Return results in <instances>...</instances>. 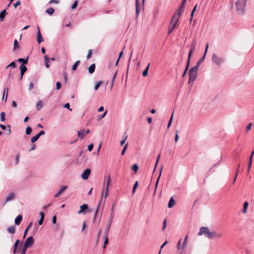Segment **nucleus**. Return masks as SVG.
Returning <instances> with one entry per match:
<instances>
[{"label":"nucleus","mask_w":254,"mask_h":254,"mask_svg":"<svg viewBox=\"0 0 254 254\" xmlns=\"http://www.w3.org/2000/svg\"><path fill=\"white\" fill-rule=\"evenodd\" d=\"M106 181H107V182H106V189H105L106 192H105V195L104 196L105 198H106V197L108 195V190H109V188H109V186L110 185V181H111L110 176L109 174L108 175H107V176H106L104 177V187H103V189L102 190V194L101 197H103V193H104V190H105V188L104 187H105V183H106Z\"/></svg>","instance_id":"obj_1"},{"label":"nucleus","mask_w":254,"mask_h":254,"mask_svg":"<svg viewBox=\"0 0 254 254\" xmlns=\"http://www.w3.org/2000/svg\"><path fill=\"white\" fill-rule=\"evenodd\" d=\"M198 68V65H197L191 68L189 71V82L193 81L195 80L197 76V72Z\"/></svg>","instance_id":"obj_2"},{"label":"nucleus","mask_w":254,"mask_h":254,"mask_svg":"<svg viewBox=\"0 0 254 254\" xmlns=\"http://www.w3.org/2000/svg\"><path fill=\"white\" fill-rule=\"evenodd\" d=\"M247 0H237L235 5L237 11H243L245 7Z\"/></svg>","instance_id":"obj_3"},{"label":"nucleus","mask_w":254,"mask_h":254,"mask_svg":"<svg viewBox=\"0 0 254 254\" xmlns=\"http://www.w3.org/2000/svg\"><path fill=\"white\" fill-rule=\"evenodd\" d=\"M223 236V233L216 231H211L208 237L209 239H220Z\"/></svg>","instance_id":"obj_4"},{"label":"nucleus","mask_w":254,"mask_h":254,"mask_svg":"<svg viewBox=\"0 0 254 254\" xmlns=\"http://www.w3.org/2000/svg\"><path fill=\"white\" fill-rule=\"evenodd\" d=\"M212 61L218 65H220L223 63V59L219 57L216 54L213 53L212 56Z\"/></svg>","instance_id":"obj_5"},{"label":"nucleus","mask_w":254,"mask_h":254,"mask_svg":"<svg viewBox=\"0 0 254 254\" xmlns=\"http://www.w3.org/2000/svg\"><path fill=\"white\" fill-rule=\"evenodd\" d=\"M210 232L208 227H203L200 228L198 235L201 236L204 234L208 238Z\"/></svg>","instance_id":"obj_6"},{"label":"nucleus","mask_w":254,"mask_h":254,"mask_svg":"<svg viewBox=\"0 0 254 254\" xmlns=\"http://www.w3.org/2000/svg\"><path fill=\"white\" fill-rule=\"evenodd\" d=\"M196 45V38H194L191 43L190 50L189 52V57H188L189 61L190 59L191 54L195 51Z\"/></svg>","instance_id":"obj_7"},{"label":"nucleus","mask_w":254,"mask_h":254,"mask_svg":"<svg viewBox=\"0 0 254 254\" xmlns=\"http://www.w3.org/2000/svg\"><path fill=\"white\" fill-rule=\"evenodd\" d=\"M34 243V240L32 236H30L27 238L25 241L24 246L25 248H28L33 245Z\"/></svg>","instance_id":"obj_8"},{"label":"nucleus","mask_w":254,"mask_h":254,"mask_svg":"<svg viewBox=\"0 0 254 254\" xmlns=\"http://www.w3.org/2000/svg\"><path fill=\"white\" fill-rule=\"evenodd\" d=\"M175 18V15H173L172 17L171 21L170 23L169 30L168 32V34H170L175 28V22H174V19Z\"/></svg>","instance_id":"obj_9"},{"label":"nucleus","mask_w":254,"mask_h":254,"mask_svg":"<svg viewBox=\"0 0 254 254\" xmlns=\"http://www.w3.org/2000/svg\"><path fill=\"white\" fill-rule=\"evenodd\" d=\"M91 170L90 169H85L81 175L82 178L85 180L88 179Z\"/></svg>","instance_id":"obj_10"},{"label":"nucleus","mask_w":254,"mask_h":254,"mask_svg":"<svg viewBox=\"0 0 254 254\" xmlns=\"http://www.w3.org/2000/svg\"><path fill=\"white\" fill-rule=\"evenodd\" d=\"M88 209V205L87 204H83L80 207V209L78 212V214L84 213L85 211Z\"/></svg>","instance_id":"obj_11"},{"label":"nucleus","mask_w":254,"mask_h":254,"mask_svg":"<svg viewBox=\"0 0 254 254\" xmlns=\"http://www.w3.org/2000/svg\"><path fill=\"white\" fill-rule=\"evenodd\" d=\"M15 197V194L13 192L10 193L8 196L6 197L5 202L4 204H5L7 202L13 200Z\"/></svg>","instance_id":"obj_12"},{"label":"nucleus","mask_w":254,"mask_h":254,"mask_svg":"<svg viewBox=\"0 0 254 254\" xmlns=\"http://www.w3.org/2000/svg\"><path fill=\"white\" fill-rule=\"evenodd\" d=\"M37 42L39 44H40L41 42L43 41V38L41 33L40 28L38 27V32H37Z\"/></svg>","instance_id":"obj_13"},{"label":"nucleus","mask_w":254,"mask_h":254,"mask_svg":"<svg viewBox=\"0 0 254 254\" xmlns=\"http://www.w3.org/2000/svg\"><path fill=\"white\" fill-rule=\"evenodd\" d=\"M186 0H183V1H182L181 6H180L179 9L178 10V13H177L178 15L179 16H181V15L184 11V5H185V3Z\"/></svg>","instance_id":"obj_14"},{"label":"nucleus","mask_w":254,"mask_h":254,"mask_svg":"<svg viewBox=\"0 0 254 254\" xmlns=\"http://www.w3.org/2000/svg\"><path fill=\"white\" fill-rule=\"evenodd\" d=\"M67 189V186H62L60 187V189L58 191V192L55 195V197H57L60 195L64 190H65Z\"/></svg>","instance_id":"obj_15"},{"label":"nucleus","mask_w":254,"mask_h":254,"mask_svg":"<svg viewBox=\"0 0 254 254\" xmlns=\"http://www.w3.org/2000/svg\"><path fill=\"white\" fill-rule=\"evenodd\" d=\"M208 48V44L207 43L206 44V48H205V51H204V55H203V57L200 59V60L198 61L197 65H199L200 63L201 62H202L203 61V60H204V59L205 58V56H206V55L207 52Z\"/></svg>","instance_id":"obj_16"},{"label":"nucleus","mask_w":254,"mask_h":254,"mask_svg":"<svg viewBox=\"0 0 254 254\" xmlns=\"http://www.w3.org/2000/svg\"><path fill=\"white\" fill-rule=\"evenodd\" d=\"M112 223L113 222H109V221H108V222H107V224L106 226V230H105V231L104 232L105 234H106V235H108V234L109 233L110 229V228L111 227Z\"/></svg>","instance_id":"obj_17"},{"label":"nucleus","mask_w":254,"mask_h":254,"mask_svg":"<svg viewBox=\"0 0 254 254\" xmlns=\"http://www.w3.org/2000/svg\"><path fill=\"white\" fill-rule=\"evenodd\" d=\"M22 219V216L21 215H18L15 219V224L18 225L20 224Z\"/></svg>","instance_id":"obj_18"},{"label":"nucleus","mask_w":254,"mask_h":254,"mask_svg":"<svg viewBox=\"0 0 254 254\" xmlns=\"http://www.w3.org/2000/svg\"><path fill=\"white\" fill-rule=\"evenodd\" d=\"M20 74H22V76H23L24 73L27 71V67L26 66L21 64L20 66Z\"/></svg>","instance_id":"obj_19"},{"label":"nucleus","mask_w":254,"mask_h":254,"mask_svg":"<svg viewBox=\"0 0 254 254\" xmlns=\"http://www.w3.org/2000/svg\"><path fill=\"white\" fill-rule=\"evenodd\" d=\"M95 69V64H92L88 68V71L90 74L93 73Z\"/></svg>","instance_id":"obj_20"},{"label":"nucleus","mask_w":254,"mask_h":254,"mask_svg":"<svg viewBox=\"0 0 254 254\" xmlns=\"http://www.w3.org/2000/svg\"><path fill=\"white\" fill-rule=\"evenodd\" d=\"M44 61L45 63V65L47 68L50 67V64H49V59L48 58V56L45 55L44 58Z\"/></svg>","instance_id":"obj_21"},{"label":"nucleus","mask_w":254,"mask_h":254,"mask_svg":"<svg viewBox=\"0 0 254 254\" xmlns=\"http://www.w3.org/2000/svg\"><path fill=\"white\" fill-rule=\"evenodd\" d=\"M6 15V9H3L0 12V20L2 21Z\"/></svg>","instance_id":"obj_22"},{"label":"nucleus","mask_w":254,"mask_h":254,"mask_svg":"<svg viewBox=\"0 0 254 254\" xmlns=\"http://www.w3.org/2000/svg\"><path fill=\"white\" fill-rule=\"evenodd\" d=\"M108 242H109L108 235H106V234H105L104 245H103L104 249L106 248V245L108 244Z\"/></svg>","instance_id":"obj_23"},{"label":"nucleus","mask_w":254,"mask_h":254,"mask_svg":"<svg viewBox=\"0 0 254 254\" xmlns=\"http://www.w3.org/2000/svg\"><path fill=\"white\" fill-rule=\"evenodd\" d=\"M175 204V200L174 199L173 196H172L168 203V207L171 208Z\"/></svg>","instance_id":"obj_24"},{"label":"nucleus","mask_w":254,"mask_h":254,"mask_svg":"<svg viewBox=\"0 0 254 254\" xmlns=\"http://www.w3.org/2000/svg\"><path fill=\"white\" fill-rule=\"evenodd\" d=\"M7 231L8 233H10V234H14L15 232V228L14 226H11V227H9L7 229Z\"/></svg>","instance_id":"obj_25"},{"label":"nucleus","mask_w":254,"mask_h":254,"mask_svg":"<svg viewBox=\"0 0 254 254\" xmlns=\"http://www.w3.org/2000/svg\"><path fill=\"white\" fill-rule=\"evenodd\" d=\"M77 132L78 137L81 139H82L84 137L85 134V131L83 129L78 131Z\"/></svg>","instance_id":"obj_26"},{"label":"nucleus","mask_w":254,"mask_h":254,"mask_svg":"<svg viewBox=\"0 0 254 254\" xmlns=\"http://www.w3.org/2000/svg\"><path fill=\"white\" fill-rule=\"evenodd\" d=\"M139 0H136L135 1V7H136V16L137 17L139 13Z\"/></svg>","instance_id":"obj_27"},{"label":"nucleus","mask_w":254,"mask_h":254,"mask_svg":"<svg viewBox=\"0 0 254 254\" xmlns=\"http://www.w3.org/2000/svg\"><path fill=\"white\" fill-rule=\"evenodd\" d=\"M42 101H39L36 104V109L38 111L40 110L43 107Z\"/></svg>","instance_id":"obj_28"},{"label":"nucleus","mask_w":254,"mask_h":254,"mask_svg":"<svg viewBox=\"0 0 254 254\" xmlns=\"http://www.w3.org/2000/svg\"><path fill=\"white\" fill-rule=\"evenodd\" d=\"M150 64L149 63L148 65L146 66L145 69L144 70V71L142 72V75L145 77L148 74V71L149 68Z\"/></svg>","instance_id":"obj_29"},{"label":"nucleus","mask_w":254,"mask_h":254,"mask_svg":"<svg viewBox=\"0 0 254 254\" xmlns=\"http://www.w3.org/2000/svg\"><path fill=\"white\" fill-rule=\"evenodd\" d=\"M248 205H249V203L247 201H246L244 203V206H243L244 208H243V212L244 213H246L247 212V208H248Z\"/></svg>","instance_id":"obj_30"},{"label":"nucleus","mask_w":254,"mask_h":254,"mask_svg":"<svg viewBox=\"0 0 254 254\" xmlns=\"http://www.w3.org/2000/svg\"><path fill=\"white\" fill-rule=\"evenodd\" d=\"M8 88H5L4 89V90H3V99H4V96H5V93L6 92V94L5 95V102L6 101V100H7V94H8Z\"/></svg>","instance_id":"obj_31"},{"label":"nucleus","mask_w":254,"mask_h":254,"mask_svg":"<svg viewBox=\"0 0 254 254\" xmlns=\"http://www.w3.org/2000/svg\"><path fill=\"white\" fill-rule=\"evenodd\" d=\"M17 61L19 62H22V64L24 65V64H26L27 63L28 58H26V59H22V58H19V59H18Z\"/></svg>","instance_id":"obj_32"},{"label":"nucleus","mask_w":254,"mask_h":254,"mask_svg":"<svg viewBox=\"0 0 254 254\" xmlns=\"http://www.w3.org/2000/svg\"><path fill=\"white\" fill-rule=\"evenodd\" d=\"M174 112H175V111H173V113L172 114L171 117L170 118V120L169 121V123L168 124L167 128H169L170 127V126H171V125L172 124V121H173V119Z\"/></svg>","instance_id":"obj_33"},{"label":"nucleus","mask_w":254,"mask_h":254,"mask_svg":"<svg viewBox=\"0 0 254 254\" xmlns=\"http://www.w3.org/2000/svg\"><path fill=\"white\" fill-rule=\"evenodd\" d=\"M80 61H77L72 66V69L73 70H76L77 66L79 64Z\"/></svg>","instance_id":"obj_34"},{"label":"nucleus","mask_w":254,"mask_h":254,"mask_svg":"<svg viewBox=\"0 0 254 254\" xmlns=\"http://www.w3.org/2000/svg\"><path fill=\"white\" fill-rule=\"evenodd\" d=\"M102 83H103V82L102 81L97 82L96 83V85H95L94 90L95 91L97 90Z\"/></svg>","instance_id":"obj_35"},{"label":"nucleus","mask_w":254,"mask_h":254,"mask_svg":"<svg viewBox=\"0 0 254 254\" xmlns=\"http://www.w3.org/2000/svg\"><path fill=\"white\" fill-rule=\"evenodd\" d=\"M16 67V64L15 63V62H11L10 64H9L8 65H7L6 67V68H8L9 67H11V68H15Z\"/></svg>","instance_id":"obj_36"},{"label":"nucleus","mask_w":254,"mask_h":254,"mask_svg":"<svg viewBox=\"0 0 254 254\" xmlns=\"http://www.w3.org/2000/svg\"><path fill=\"white\" fill-rule=\"evenodd\" d=\"M39 137H40L37 134L36 135H35L34 136L32 137V138L31 139V142H32V143L35 142V141H36L39 138Z\"/></svg>","instance_id":"obj_37"},{"label":"nucleus","mask_w":254,"mask_h":254,"mask_svg":"<svg viewBox=\"0 0 254 254\" xmlns=\"http://www.w3.org/2000/svg\"><path fill=\"white\" fill-rule=\"evenodd\" d=\"M46 12L50 15H52L54 12V9L52 7H50L46 10Z\"/></svg>","instance_id":"obj_38"},{"label":"nucleus","mask_w":254,"mask_h":254,"mask_svg":"<svg viewBox=\"0 0 254 254\" xmlns=\"http://www.w3.org/2000/svg\"><path fill=\"white\" fill-rule=\"evenodd\" d=\"M114 216H115L114 212H112L110 214V217H109V220L108 221L113 222V220L114 218Z\"/></svg>","instance_id":"obj_39"},{"label":"nucleus","mask_w":254,"mask_h":254,"mask_svg":"<svg viewBox=\"0 0 254 254\" xmlns=\"http://www.w3.org/2000/svg\"><path fill=\"white\" fill-rule=\"evenodd\" d=\"M5 113L4 112H2L0 113V120L1 122H4L5 120Z\"/></svg>","instance_id":"obj_40"},{"label":"nucleus","mask_w":254,"mask_h":254,"mask_svg":"<svg viewBox=\"0 0 254 254\" xmlns=\"http://www.w3.org/2000/svg\"><path fill=\"white\" fill-rule=\"evenodd\" d=\"M18 48H19V46H18V43L17 42V40L16 39H15V40L14 41L13 50H15Z\"/></svg>","instance_id":"obj_41"},{"label":"nucleus","mask_w":254,"mask_h":254,"mask_svg":"<svg viewBox=\"0 0 254 254\" xmlns=\"http://www.w3.org/2000/svg\"><path fill=\"white\" fill-rule=\"evenodd\" d=\"M32 132V128L30 127H27L26 129V134L27 135L30 134Z\"/></svg>","instance_id":"obj_42"},{"label":"nucleus","mask_w":254,"mask_h":254,"mask_svg":"<svg viewBox=\"0 0 254 254\" xmlns=\"http://www.w3.org/2000/svg\"><path fill=\"white\" fill-rule=\"evenodd\" d=\"M127 146H128V143H127L124 147L122 151V152H121V154L122 155H124L126 150H127Z\"/></svg>","instance_id":"obj_43"},{"label":"nucleus","mask_w":254,"mask_h":254,"mask_svg":"<svg viewBox=\"0 0 254 254\" xmlns=\"http://www.w3.org/2000/svg\"><path fill=\"white\" fill-rule=\"evenodd\" d=\"M132 170H133L135 172H136L138 170V165L136 164H134L132 168Z\"/></svg>","instance_id":"obj_44"},{"label":"nucleus","mask_w":254,"mask_h":254,"mask_svg":"<svg viewBox=\"0 0 254 254\" xmlns=\"http://www.w3.org/2000/svg\"><path fill=\"white\" fill-rule=\"evenodd\" d=\"M252 158H249V162L248 167V172H249V170L252 166Z\"/></svg>","instance_id":"obj_45"},{"label":"nucleus","mask_w":254,"mask_h":254,"mask_svg":"<svg viewBox=\"0 0 254 254\" xmlns=\"http://www.w3.org/2000/svg\"><path fill=\"white\" fill-rule=\"evenodd\" d=\"M159 178H160V176L158 178V179H157V181L156 182L155 190H154V193H153V195H154L155 194V193H156V190H157V186H158V184Z\"/></svg>","instance_id":"obj_46"},{"label":"nucleus","mask_w":254,"mask_h":254,"mask_svg":"<svg viewBox=\"0 0 254 254\" xmlns=\"http://www.w3.org/2000/svg\"><path fill=\"white\" fill-rule=\"evenodd\" d=\"M107 111H106L102 115L99 116H98L99 120H101L102 119L104 118L105 117V116L107 115Z\"/></svg>","instance_id":"obj_47"},{"label":"nucleus","mask_w":254,"mask_h":254,"mask_svg":"<svg viewBox=\"0 0 254 254\" xmlns=\"http://www.w3.org/2000/svg\"><path fill=\"white\" fill-rule=\"evenodd\" d=\"M100 203H99V204H98V205L97 206V208L96 209V212H95L94 216V221L96 219V216H97V213H98V211L99 210V207H100Z\"/></svg>","instance_id":"obj_48"},{"label":"nucleus","mask_w":254,"mask_h":254,"mask_svg":"<svg viewBox=\"0 0 254 254\" xmlns=\"http://www.w3.org/2000/svg\"><path fill=\"white\" fill-rule=\"evenodd\" d=\"M138 186V182L136 181L135 184H134L133 190H132V193H134L136 189Z\"/></svg>","instance_id":"obj_49"},{"label":"nucleus","mask_w":254,"mask_h":254,"mask_svg":"<svg viewBox=\"0 0 254 254\" xmlns=\"http://www.w3.org/2000/svg\"><path fill=\"white\" fill-rule=\"evenodd\" d=\"M123 137H125V139H123L121 141V145H123L124 144V143H125L127 138V135H124L123 136Z\"/></svg>","instance_id":"obj_50"},{"label":"nucleus","mask_w":254,"mask_h":254,"mask_svg":"<svg viewBox=\"0 0 254 254\" xmlns=\"http://www.w3.org/2000/svg\"><path fill=\"white\" fill-rule=\"evenodd\" d=\"M62 87V84L60 82L58 81L56 83V89L59 90Z\"/></svg>","instance_id":"obj_51"},{"label":"nucleus","mask_w":254,"mask_h":254,"mask_svg":"<svg viewBox=\"0 0 254 254\" xmlns=\"http://www.w3.org/2000/svg\"><path fill=\"white\" fill-rule=\"evenodd\" d=\"M252 123H250L248 125L247 127H246V131L248 132V131H249L251 129V127H252Z\"/></svg>","instance_id":"obj_52"},{"label":"nucleus","mask_w":254,"mask_h":254,"mask_svg":"<svg viewBox=\"0 0 254 254\" xmlns=\"http://www.w3.org/2000/svg\"><path fill=\"white\" fill-rule=\"evenodd\" d=\"M27 248H25L24 246L23 247V248L22 249V251L21 252V254H25Z\"/></svg>","instance_id":"obj_53"},{"label":"nucleus","mask_w":254,"mask_h":254,"mask_svg":"<svg viewBox=\"0 0 254 254\" xmlns=\"http://www.w3.org/2000/svg\"><path fill=\"white\" fill-rule=\"evenodd\" d=\"M92 54V50H89L88 51V55L87 56V58L89 59L91 57Z\"/></svg>","instance_id":"obj_54"},{"label":"nucleus","mask_w":254,"mask_h":254,"mask_svg":"<svg viewBox=\"0 0 254 254\" xmlns=\"http://www.w3.org/2000/svg\"><path fill=\"white\" fill-rule=\"evenodd\" d=\"M187 239H188V236H186V237H185L184 242V243L183 244V245H182V249H184V247L186 246Z\"/></svg>","instance_id":"obj_55"},{"label":"nucleus","mask_w":254,"mask_h":254,"mask_svg":"<svg viewBox=\"0 0 254 254\" xmlns=\"http://www.w3.org/2000/svg\"><path fill=\"white\" fill-rule=\"evenodd\" d=\"M77 1L76 0L73 3V4L71 6V8H72V9H74L77 7Z\"/></svg>","instance_id":"obj_56"},{"label":"nucleus","mask_w":254,"mask_h":254,"mask_svg":"<svg viewBox=\"0 0 254 254\" xmlns=\"http://www.w3.org/2000/svg\"><path fill=\"white\" fill-rule=\"evenodd\" d=\"M59 1L58 0H51L49 1V3H50V4L53 3L58 4V3H59Z\"/></svg>","instance_id":"obj_57"},{"label":"nucleus","mask_w":254,"mask_h":254,"mask_svg":"<svg viewBox=\"0 0 254 254\" xmlns=\"http://www.w3.org/2000/svg\"><path fill=\"white\" fill-rule=\"evenodd\" d=\"M64 108L68 109L70 111H71L72 109L70 108V105L69 103H66L64 106Z\"/></svg>","instance_id":"obj_58"},{"label":"nucleus","mask_w":254,"mask_h":254,"mask_svg":"<svg viewBox=\"0 0 254 254\" xmlns=\"http://www.w3.org/2000/svg\"><path fill=\"white\" fill-rule=\"evenodd\" d=\"M241 151V149H239L238 148L236 149L235 150H234V153L236 154V155H238L240 153Z\"/></svg>","instance_id":"obj_59"},{"label":"nucleus","mask_w":254,"mask_h":254,"mask_svg":"<svg viewBox=\"0 0 254 254\" xmlns=\"http://www.w3.org/2000/svg\"><path fill=\"white\" fill-rule=\"evenodd\" d=\"M21 2L19 0H17L15 3L14 4V6L15 8H16L17 6L19 5L20 4Z\"/></svg>","instance_id":"obj_60"},{"label":"nucleus","mask_w":254,"mask_h":254,"mask_svg":"<svg viewBox=\"0 0 254 254\" xmlns=\"http://www.w3.org/2000/svg\"><path fill=\"white\" fill-rule=\"evenodd\" d=\"M19 243V240H17L15 242V244L14 245V246H13V248H17V246L18 245Z\"/></svg>","instance_id":"obj_61"},{"label":"nucleus","mask_w":254,"mask_h":254,"mask_svg":"<svg viewBox=\"0 0 254 254\" xmlns=\"http://www.w3.org/2000/svg\"><path fill=\"white\" fill-rule=\"evenodd\" d=\"M19 155H17L15 157V164L17 165L19 163Z\"/></svg>","instance_id":"obj_62"},{"label":"nucleus","mask_w":254,"mask_h":254,"mask_svg":"<svg viewBox=\"0 0 254 254\" xmlns=\"http://www.w3.org/2000/svg\"><path fill=\"white\" fill-rule=\"evenodd\" d=\"M45 134V132L44 130L40 131L37 134L39 137H40L42 135H44Z\"/></svg>","instance_id":"obj_63"},{"label":"nucleus","mask_w":254,"mask_h":254,"mask_svg":"<svg viewBox=\"0 0 254 254\" xmlns=\"http://www.w3.org/2000/svg\"><path fill=\"white\" fill-rule=\"evenodd\" d=\"M93 148V145L92 144H90L88 146V149L89 151H91Z\"/></svg>","instance_id":"obj_64"}]
</instances>
